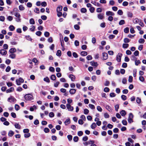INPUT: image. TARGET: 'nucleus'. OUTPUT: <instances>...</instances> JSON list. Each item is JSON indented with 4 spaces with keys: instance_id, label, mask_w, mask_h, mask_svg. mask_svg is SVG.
Returning <instances> with one entry per match:
<instances>
[{
    "instance_id": "nucleus-41",
    "label": "nucleus",
    "mask_w": 146,
    "mask_h": 146,
    "mask_svg": "<svg viewBox=\"0 0 146 146\" xmlns=\"http://www.w3.org/2000/svg\"><path fill=\"white\" fill-rule=\"evenodd\" d=\"M15 110H18L20 109L19 106L17 104H15Z\"/></svg>"
},
{
    "instance_id": "nucleus-18",
    "label": "nucleus",
    "mask_w": 146,
    "mask_h": 146,
    "mask_svg": "<svg viewBox=\"0 0 146 146\" xmlns=\"http://www.w3.org/2000/svg\"><path fill=\"white\" fill-rule=\"evenodd\" d=\"M65 125H67L68 124L70 123V119L68 118L64 122Z\"/></svg>"
},
{
    "instance_id": "nucleus-50",
    "label": "nucleus",
    "mask_w": 146,
    "mask_h": 146,
    "mask_svg": "<svg viewBox=\"0 0 146 146\" xmlns=\"http://www.w3.org/2000/svg\"><path fill=\"white\" fill-rule=\"evenodd\" d=\"M130 41L127 38H125L124 39V42L125 43H128Z\"/></svg>"
},
{
    "instance_id": "nucleus-49",
    "label": "nucleus",
    "mask_w": 146,
    "mask_h": 146,
    "mask_svg": "<svg viewBox=\"0 0 146 146\" xmlns=\"http://www.w3.org/2000/svg\"><path fill=\"white\" fill-rule=\"evenodd\" d=\"M125 23V21L123 20H121L119 22V24L120 25H121Z\"/></svg>"
},
{
    "instance_id": "nucleus-25",
    "label": "nucleus",
    "mask_w": 146,
    "mask_h": 146,
    "mask_svg": "<svg viewBox=\"0 0 146 146\" xmlns=\"http://www.w3.org/2000/svg\"><path fill=\"white\" fill-rule=\"evenodd\" d=\"M14 134V132L12 131H9L8 133V135L9 136L12 137Z\"/></svg>"
},
{
    "instance_id": "nucleus-29",
    "label": "nucleus",
    "mask_w": 146,
    "mask_h": 146,
    "mask_svg": "<svg viewBox=\"0 0 146 146\" xmlns=\"http://www.w3.org/2000/svg\"><path fill=\"white\" fill-rule=\"evenodd\" d=\"M56 78V76L54 74L51 75L50 77V79L52 80H55Z\"/></svg>"
},
{
    "instance_id": "nucleus-5",
    "label": "nucleus",
    "mask_w": 146,
    "mask_h": 146,
    "mask_svg": "<svg viewBox=\"0 0 146 146\" xmlns=\"http://www.w3.org/2000/svg\"><path fill=\"white\" fill-rule=\"evenodd\" d=\"M66 107L68 111H72L74 110L73 107L70 104H66Z\"/></svg>"
},
{
    "instance_id": "nucleus-59",
    "label": "nucleus",
    "mask_w": 146,
    "mask_h": 146,
    "mask_svg": "<svg viewBox=\"0 0 146 146\" xmlns=\"http://www.w3.org/2000/svg\"><path fill=\"white\" fill-rule=\"evenodd\" d=\"M121 98L123 100H125L127 99V97L123 95H121Z\"/></svg>"
},
{
    "instance_id": "nucleus-4",
    "label": "nucleus",
    "mask_w": 146,
    "mask_h": 146,
    "mask_svg": "<svg viewBox=\"0 0 146 146\" xmlns=\"http://www.w3.org/2000/svg\"><path fill=\"white\" fill-rule=\"evenodd\" d=\"M16 100V99L12 96H11L7 99L8 101L11 103L14 102Z\"/></svg>"
},
{
    "instance_id": "nucleus-62",
    "label": "nucleus",
    "mask_w": 146,
    "mask_h": 146,
    "mask_svg": "<svg viewBox=\"0 0 146 146\" xmlns=\"http://www.w3.org/2000/svg\"><path fill=\"white\" fill-rule=\"evenodd\" d=\"M78 140V138L77 136H75L73 138V140L75 142H77Z\"/></svg>"
},
{
    "instance_id": "nucleus-36",
    "label": "nucleus",
    "mask_w": 146,
    "mask_h": 146,
    "mask_svg": "<svg viewBox=\"0 0 146 146\" xmlns=\"http://www.w3.org/2000/svg\"><path fill=\"white\" fill-rule=\"evenodd\" d=\"M89 107L92 109H95L94 106L92 104H89Z\"/></svg>"
},
{
    "instance_id": "nucleus-51",
    "label": "nucleus",
    "mask_w": 146,
    "mask_h": 146,
    "mask_svg": "<svg viewBox=\"0 0 146 146\" xmlns=\"http://www.w3.org/2000/svg\"><path fill=\"white\" fill-rule=\"evenodd\" d=\"M26 39L28 40L31 41L32 40V39L31 38V37L29 35L26 36Z\"/></svg>"
},
{
    "instance_id": "nucleus-16",
    "label": "nucleus",
    "mask_w": 146,
    "mask_h": 146,
    "mask_svg": "<svg viewBox=\"0 0 146 146\" xmlns=\"http://www.w3.org/2000/svg\"><path fill=\"white\" fill-rule=\"evenodd\" d=\"M9 51L11 53L13 54L16 52V50L15 48H12L10 49Z\"/></svg>"
},
{
    "instance_id": "nucleus-27",
    "label": "nucleus",
    "mask_w": 146,
    "mask_h": 146,
    "mask_svg": "<svg viewBox=\"0 0 146 146\" xmlns=\"http://www.w3.org/2000/svg\"><path fill=\"white\" fill-rule=\"evenodd\" d=\"M117 13L119 15H121L123 14V12L122 10L119 9Z\"/></svg>"
},
{
    "instance_id": "nucleus-58",
    "label": "nucleus",
    "mask_w": 146,
    "mask_h": 146,
    "mask_svg": "<svg viewBox=\"0 0 146 146\" xmlns=\"http://www.w3.org/2000/svg\"><path fill=\"white\" fill-rule=\"evenodd\" d=\"M74 28L76 30H78L80 29V27L78 25H74Z\"/></svg>"
},
{
    "instance_id": "nucleus-40",
    "label": "nucleus",
    "mask_w": 146,
    "mask_h": 146,
    "mask_svg": "<svg viewBox=\"0 0 146 146\" xmlns=\"http://www.w3.org/2000/svg\"><path fill=\"white\" fill-rule=\"evenodd\" d=\"M137 70L136 69H134L133 70V76L134 77H135L136 75Z\"/></svg>"
},
{
    "instance_id": "nucleus-61",
    "label": "nucleus",
    "mask_w": 146,
    "mask_h": 146,
    "mask_svg": "<svg viewBox=\"0 0 146 146\" xmlns=\"http://www.w3.org/2000/svg\"><path fill=\"white\" fill-rule=\"evenodd\" d=\"M42 34V33L40 31H37L36 33V34L38 36H40Z\"/></svg>"
},
{
    "instance_id": "nucleus-54",
    "label": "nucleus",
    "mask_w": 146,
    "mask_h": 146,
    "mask_svg": "<svg viewBox=\"0 0 146 146\" xmlns=\"http://www.w3.org/2000/svg\"><path fill=\"white\" fill-rule=\"evenodd\" d=\"M34 11L36 13H39V9L37 8H35L34 10Z\"/></svg>"
},
{
    "instance_id": "nucleus-19",
    "label": "nucleus",
    "mask_w": 146,
    "mask_h": 146,
    "mask_svg": "<svg viewBox=\"0 0 146 146\" xmlns=\"http://www.w3.org/2000/svg\"><path fill=\"white\" fill-rule=\"evenodd\" d=\"M14 126L15 128L18 129H20L21 128V125L18 123H15Z\"/></svg>"
},
{
    "instance_id": "nucleus-9",
    "label": "nucleus",
    "mask_w": 146,
    "mask_h": 146,
    "mask_svg": "<svg viewBox=\"0 0 146 146\" xmlns=\"http://www.w3.org/2000/svg\"><path fill=\"white\" fill-rule=\"evenodd\" d=\"M94 141L92 140H90L88 141V142H85L83 143L85 145H87L88 144H90L91 143H94Z\"/></svg>"
},
{
    "instance_id": "nucleus-26",
    "label": "nucleus",
    "mask_w": 146,
    "mask_h": 146,
    "mask_svg": "<svg viewBox=\"0 0 146 146\" xmlns=\"http://www.w3.org/2000/svg\"><path fill=\"white\" fill-rule=\"evenodd\" d=\"M145 42V40L143 38H141L138 40L140 44H143Z\"/></svg>"
},
{
    "instance_id": "nucleus-17",
    "label": "nucleus",
    "mask_w": 146,
    "mask_h": 146,
    "mask_svg": "<svg viewBox=\"0 0 146 146\" xmlns=\"http://www.w3.org/2000/svg\"><path fill=\"white\" fill-rule=\"evenodd\" d=\"M90 64L92 66H95L96 67L98 65L97 62H94V61H91L90 62Z\"/></svg>"
},
{
    "instance_id": "nucleus-39",
    "label": "nucleus",
    "mask_w": 146,
    "mask_h": 146,
    "mask_svg": "<svg viewBox=\"0 0 146 146\" xmlns=\"http://www.w3.org/2000/svg\"><path fill=\"white\" fill-rule=\"evenodd\" d=\"M35 27L34 26L31 25V28L30 29V30L31 31H35Z\"/></svg>"
},
{
    "instance_id": "nucleus-47",
    "label": "nucleus",
    "mask_w": 146,
    "mask_h": 146,
    "mask_svg": "<svg viewBox=\"0 0 146 146\" xmlns=\"http://www.w3.org/2000/svg\"><path fill=\"white\" fill-rule=\"evenodd\" d=\"M50 35L49 33L48 32H45L44 33V35L46 37H48Z\"/></svg>"
},
{
    "instance_id": "nucleus-7",
    "label": "nucleus",
    "mask_w": 146,
    "mask_h": 146,
    "mask_svg": "<svg viewBox=\"0 0 146 146\" xmlns=\"http://www.w3.org/2000/svg\"><path fill=\"white\" fill-rule=\"evenodd\" d=\"M104 14L102 13H100L98 15V19L102 20L104 18Z\"/></svg>"
},
{
    "instance_id": "nucleus-24",
    "label": "nucleus",
    "mask_w": 146,
    "mask_h": 146,
    "mask_svg": "<svg viewBox=\"0 0 146 146\" xmlns=\"http://www.w3.org/2000/svg\"><path fill=\"white\" fill-rule=\"evenodd\" d=\"M120 113L121 115L123 116H124L126 114L125 111L124 110H122L120 112Z\"/></svg>"
},
{
    "instance_id": "nucleus-45",
    "label": "nucleus",
    "mask_w": 146,
    "mask_h": 146,
    "mask_svg": "<svg viewBox=\"0 0 146 146\" xmlns=\"http://www.w3.org/2000/svg\"><path fill=\"white\" fill-rule=\"evenodd\" d=\"M133 77L132 76H129L128 81L130 82H132L133 81Z\"/></svg>"
},
{
    "instance_id": "nucleus-60",
    "label": "nucleus",
    "mask_w": 146,
    "mask_h": 146,
    "mask_svg": "<svg viewBox=\"0 0 146 146\" xmlns=\"http://www.w3.org/2000/svg\"><path fill=\"white\" fill-rule=\"evenodd\" d=\"M130 33L132 34L134 33L135 32V31L134 30L133 28L131 27L130 29Z\"/></svg>"
},
{
    "instance_id": "nucleus-53",
    "label": "nucleus",
    "mask_w": 146,
    "mask_h": 146,
    "mask_svg": "<svg viewBox=\"0 0 146 146\" xmlns=\"http://www.w3.org/2000/svg\"><path fill=\"white\" fill-rule=\"evenodd\" d=\"M110 89L107 88V87H106L104 89V91L106 92H108L109 91Z\"/></svg>"
},
{
    "instance_id": "nucleus-14",
    "label": "nucleus",
    "mask_w": 146,
    "mask_h": 146,
    "mask_svg": "<svg viewBox=\"0 0 146 146\" xmlns=\"http://www.w3.org/2000/svg\"><path fill=\"white\" fill-rule=\"evenodd\" d=\"M14 89L13 87H12L10 88L9 89L7 90L6 92L7 93H10L13 91Z\"/></svg>"
},
{
    "instance_id": "nucleus-28",
    "label": "nucleus",
    "mask_w": 146,
    "mask_h": 146,
    "mask_svg": "<svg viewBox=\"0 0 146 146\" xmlns=\"http://www.w3.org/2000/svg\"><path fill=\"white\" fill-rule=\"evenodd\" d=\"M81 54L83 56H85L87 54V52L85 51H82L81 52Z\"/></svg>"
},
{
    "instance_id": "nucleus-23",
    "label": "nucleus",
    "mask_w": 146,
    "mask_h": 146,
    "mask_svg": "<svg viewBox=\"0 0 146 146\" xmlns=\"http://www.w3.org/2000/svg\"><path fill=\"white\" fill-rule=\"evenodd\" d=\"M9 57L12 59H14L16 57V54H14L11 53V54L9 55Z\"/></svg>"
},
{
    "instance_id": "nucleus-13",
    "label": "nucleus",
    "mask_w": 146,
    "mask_h": 146,
    "mask_svg": "<svg viewBox=\"0 0 146 146\" xmlns=\"http://www.w3.org/2000/svg\"><path fill=\"white\" fill-rule=\"evenodd\" d=\"M76 90L74 89H71L69 91L70 93L71 94H74L76 93Z\"/></svg>"
},
{
    "instance_id": "nucleus-42",
    "label": "nucleus",
    "mask_w": 146,
    "mask_h": 146,
    "mask_svg": "<svg viewBox=\"0 0 146 146\" xmlns=\"http://www.w3.org/2000/svg\"><path fill=\"white\" fill-rule=\"evenodd\" d=\"M44 81H45V82H47L48 83L50 82L49 79V78L47 77H46L45 78H44Z\"/></svg>"
},
{
    "instance_id": "nucleus-20",
    "label": "nucleus",
    "mask_w": 146,
    "mask_h": 146,
    "mask_svg": "<svg viewBox=\"0 0 146 146\" xmlns=\"http://www.w3.org/2000/svg\"><path fill=\"white\" fill-rule=\"evenodd\" d=\"M19 10L21 11H23L25 9V7L22 5H20L19 7Z\"/></svg>"
},
{
    "instance_id": "nucleus-57",
    "label": "nucleus",
    "mask_w": 146,
    "mask_h": 146,
    "mask_svg": "<svg viewBox=\"0 0 146 146\" xmlns=\"http://www.w3.org/2000/svg\"><path fill=\"white\" fill-rule=\"evenodd\" d=\"M54 114L53 112H50L49 114V116L50 117H52L54 116Z\"/></svg>"
},
{
    "instance_id": "nucleus-30",
    "label": "nucleus",
    "mask_w": 146,
    "mask_h": 146,
    "mask_svg": "<svg viewBox=\"0 0 146 146\" xmlns=\"http://www.w3.org/2000/svg\"><path fill=\"white\" fill-rule=\"evenodd\" d=\"M127 15L128 17L130 18H132L133 16V13L130 12H128Z\"/></svg>"
},
{
    "instance_id": "nucleus-55",
    "label": "nucleus",
    "mask_w": 146,
    "mask_h": 146,
    "mask_svg": "<svg viewBox=\"0 0 146 146\" xmlns=\"http://www.w3.org/2000/svg\"><path fill=\"white\" fill-rule=\"evenodd\" d=\"M124 32L126 33H128L129 32V28L128 27L125 28L124 30Z\"/></svg>"
},
{
    "instance_id": "nucleus-35",
    "label": "nucleus",
    "mask_w": 146,
    "mask_h": 146,
    "mask_svg": "<svg viewBox=\"0 0 146 146\" xmlns=\"http://www.w3.org/2000/svg\"><path fill=\"white\" fill-rule=\"evenodd\" d=\"M62 6L57 7L56 9L57 12L60 11L62 10Z\"/></svg>"
},
{
    "instance_id": "nucleus-6",
    "label": "nucleus",
    "mask_w": 146,
    "mask_h": 146,
    "mask_svg": "<svg viewBox=\"0 0 146 146\" xmlns=\"http://www.w3.org/2000/svg\"><path fill=\"white\" fill-rule=\"evenodd\" d=\"M122 55V54L121 53H118L117 56V60L118 62H119L121 61V57Z\"/></svg>"
},
{
    "instance_id": "nucleus-8",
    "label": "nucleus",
    "mask_w": 146,
    "mask_h": 146,
    "mask_svg": "<svg viewBox=\"0 0 146 146\" xmlns=\"http://www.w3.org/2000/svg\"><path fill=\"white\" fill-rule=\"evenodd\" d=\"M7 53V51L4 49H1L0 50V53L2 55H5Z\"/></svg>"
},
{
    "instance_id": "nucleus-38",
    "label": "nucleus",
    "mask_w": 146,
    "mask_h": 146,
    "mask_svg": "<svg viewBox=\"0 0 146 146\" xmlns=\"http://www.w3.org/2000/svg\"><path fill=\"white\" fill-rule=\"evenodd\" d=\"M56 55L57 56H60L61 55V51L60 50H57L56 54Z\"/></svg>"
},
{
    "instance_id": "nucleus-48",
    "label": "nucleus",
    "mask_w": 146,
    "mask_h": 146,
    "mask_svg": "<svg viewBox=\"0 0 146 146\" xmlns=\"http://www.w3.org/2000/svg\"><path fill=\"white\" fill-rule=\"evenodd\" d=\"M86 11L87 10L85 8H82L81 9V11L82 13H85Z\"/></svg>"
},
{
    "instance_id": "nucleus-44",
    "label": "nucleus",
    "mask_w": 146,
    "mask_h": 146,
    "mask_svg": "<svg viewBox=\"0 0 146 146\" xmlns=\"http://www.w3.org/2000/svg\"><path fill=\"white\" fill-rule=\"evenodd\" d=\"M129 46V44H123L122 45V47L124 48H127Z\"/></svg>"
},
{
    "instance_id": "nucleus-63",
    "label": "nucleus",
    "mask_w": 146,
    "mask_h": 146,
    "mask_svg": "<svg viewBox=\"0 0 146 146\" xmlns=\"http://www.w3.org/2000/svg\"><path fill=\"white\" fill-rule=\"evenodd\" d=\"M68 104H70L72 102V100L70 98H68L67 100Z\"/></svg>"
},
{
    "instance_id": "nucleus-34",
    "label": "nucleus",
    "mask_w": 146,
    "mask_h": 146,
    "mask_svg": "<svg viewBox=\"0 0 146 146\" xmlns=\"http://www.w3.org/2000/svg\"><path fill=\"white\" fill-rule=\"evenodd\" d=\"M136 101L137 103L139 104L141 102V99L139 97H137L136 98Z\"/></svg>"
},
{
    "instance_id": "nucleus-1",
    "label": "nucleus",
    "mask_w": 146,
    "mask_h": 146,
    "mask_svg": "<svg viewBox=\"0 0 146 146\" xmlns=\"http://www.w3.org/2000/svg\"><path fill=\"white\" fill-rule=\"evenodd\" d=\"M14 15L17 18L15 19L16 21L17 22H20L21 16L20 14L18 12H15L14 13Z\"/></svg>"
},
{
    "instance_id": "nucleus-10",
    "label": "nucleus",
    "mask_w": 146,
    "mask_h": 146,
    "mask_svg": "<svg viewBox=\"0 0 146 146\" xmlns=\"http://www.w3.org/2000/svg\"><path fill=\"white\" fill-rule=\"evenodd\" d=\"M106 15L107 16H113L114 14L113 12L111 11H107L106 13Z\"/></svg>"
},
{
    "instance_id": "nucleus-32",
    "label": "nucleus",
    "mask_w": 146,
    "mask_h": 146,
    "mask_svg": "<svg viewBox=\"0 0 146 146\" xmlns=\"http://www.w3.org/2000/svg\"><path fill=\"white\" fill-rule=\"evenodd\" d=\"M89 112V110L86 109H85L84 110V113L86 115L88 114Z\"/></svg>"
},
{
    "instance_id": "nucleus-37",
    "label": "nucleus",
    "mask_w": 146,
    "mask_h": 146,
    "mask_svg": "<svg viewBox=\"0 0 146 146\" xmlns=\"http://www.w3.org/2000/svg\"><path fill=\"white\" fill-rule=\"evenodd\" d=\"M140 63L141 62L139 60H136L135 61V64L136 66H138Z\"/></svg>"
},
{
    "instance_id": "nucleus-22",
    "label": "nucleus",
    "mask_w": 146,
    "mask_h": 146,
    "mask_svg": "<svg viewBox=\"0 0 146 146\" xmlns=\"http://www.w3.org/2000/svg\"><path fill=\"white\" fill-rule=\"evenodd\" d=\"M9 29L10 31H13L15 30V27L13 25H11L9 27Z\"/></svg>"
},
{
    "instance_id": "nucleus-56",
    "label": "nucleus",
    "mask_w": 146,
    "mask_h": 146,
    "mask_svg": "<svg viewBox=\"0 0 146 146\" xmlns=\"http://www.w3.org/2000/svg\"><path fill=\"white\" fill-rule=\"evenodd\" d=\"M128 4V3L127 1H124L122 5L124 6H127Z\"/></svg>"
},
{
    "instance_id": "nucleus-2",
    "label": "nucleus",
    "mask_w": 146,
    "mask_h": 146,
    "mask_svg": "<svg viewBox=\"0 0 146 146\" xmlns=\"http://www.w3.org/2000/svg\"><path fill=\"white\" fill-rule=\"evenodd\" d=\"M133 117L134 116L132 113H130L129 114V116L127 119L129 123H131L133 122Z\"/></svg>"
},
{
    "instance_id": "nucleus-64",
    "label": "nucleus",
    "mask_w": 146,
    "mask_h": 146,
    "mask_svg": "<svg viewBox=\"0 0 146 146\" xmlns=\"http://www.w3.org/2000/svg\"><path fill=\"white\" fill-rule=\"evenodd\" d=\"M115 37V36L113 35H110L109 36V38L110 39H112Z\"/></svg>"
},
{
    "instance_id": "nucleus-3",
    "label": "nucleus",
    "mask_w": 146,
    "mask_h": 146,
    "mask_svg": "<svg viewBox=\"0 0 146 146\" xmlns=\"http://www.w3.org/2000/svg\"><path fill=\"white\" fill-rule=\"evenodd\" d=\"M25 99L27 100H31L33 98V96L31 94H26L25 96Z\"/></svg>"
},
{
    "instance_id": "nucleus-21",
    "label": "nucleus",
    "mask_w": 146,
    "mask_h": 146,
    "mask_svg": "<svg viewBox=\"0 0 146 146\" xmlns=\"http://www.w3.org/2000/svg\"><path fill=\"white\" fill-rule=\"evenodd\" d=\"M29 23L33 25L35 24V21L34 19L33 18H31L29 20Z\"/></svg>"
},
{
    "instance_id": "nucleus-52",
    "label": "nucleus",
    "mask_w": 146,
    "mask_h": 146,
    "mask_svg": "<svg viewBox=\"0 0 146 146\" xmlns=\"http://www.w3.org/2000/svg\"><path fill=\"white\" fill-rule=\"evenodd\" d=\"M67 138L69 141H71L72 139V137L71 135H68L67 136Z\"/></svg>"
},
{
    "instance_id": "nucleus-43",
    "label": "nucleus",
    "mask_w": 146,
    "mask_h": 146,
    "mask_svg": "<svg viewBox=\"0 0 146 146\" xmlns=\"http://www.w3.org/2000/svg\"><path fill=\"white\" fill-rule=\"evenodd\" d=\"M97 110L100 112H102V108L100 107V106H98L97 107Z\"/></svg>"
},
{
    "instance_id": "nucleus-15",
    "label": "nucleus",
    "mask_w": 146,
    "mask_h": 146,
    "mask_svg": "<svg viewBox=\"0 0 146 146\" xmlns=\"http://www.w3.org/2000/svg\"><path fill=\"white\" fill-rule=\"evenodd\" d=\"M106 108L110 112H111L112 111V109L108 105H107L106 106Z\"/></svg>"
},
{
    "instance_id": "nucleus-12",
    "label": "nucleus",
    "mask_w": 146,
    "mask_h": 146,
    "mask_svg": "<svg viewBox=\"0 0 146 146\" xmlns=\"http://www.w3.org/2000/svg\"><path fill=\"white\" fill-rule=\"evenodd\" d=\"M69 78L71 79V80L72 81H74L75 79V76L72 74H70L69 76Z\"/></svg>"
},
{
    "instance_id": "nucleus-11",
    "label": "nucleus",
    "mask_w": 146,
    "mask_h": 146,
    "mask_svg": "<svg viewBox=\"0 0 146 146\" xmlns=\"http://www.w3.org/2000/svg\"><path fill=\"white\" fill-rule=\"evenodd\" d=\"M103 58L104 60L107 59L108 58V54L107 53L104 52L102 54Z\"/></svg>"
},
{
    "instance_id": "nucleus-33",
    "label": "nucleus",
    "mask_w": 146,
    "mask_h": 146,
    "mask_svg": "<svg viewBox=\"0 0 146 146\" xmlns=\"http://www.w3.org/2000/svg\"><path fill=\"white\" fill-rule=\"evenodd\" d=\"M31 136V134L29 133H27L24 134V137L26 138H27L30 137Z\"/></svg>"
},
{
    "instance_id": "nucleus-46",
    "label": "nucleus",
    "mask_w": 146,
    "mask_h": 146,
    "mask_svg": "<svg viewBox=\"0 0 146 146\" xmlns=\"http://www.w3.org/2000/svg\"><path fill=\"white\" fill-rule=\"evenodd\" d=\"M89 10L91 13H93L94 11L95 8L94 7H91L90 8Z\"/></svg>"
},
{
    "instance_id": "nucleus-31",
    "label": "nucleus",
    "mask_w": 146,
    "mask_h": 146,
    "mask_svg": "<svg viewBox=\"0 0 146 146\" xmlns=\"http://www.w3.org/2000/svg\"><path fill=\"white\" fill-rule=\"evenodd\" d=\"M96 127V125L95 123H93L91 125V127L92 129L95 128Z\"/></svg>"
}]
</instances>
